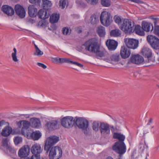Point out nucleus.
Segmentation results:
<instances>
[{"label": "nucleus", "instance_id": "1", "mask_svg": "<svg viewBox=\"0 0 159 159\" xmlns=\"http://www.w3.org/2000/svg\"><path fill=\"white\" fill-rule=\"evenodd\" d=\"M113 138L118 139L119 141L115 143L113 146V149L120 154H124L126 151V146L124 142L125 136L120 133H114Z\"/></svg>", "mask_w": 159, "mask_h": 159}, {"label": "nucleus", "instance_id": "2", "mask_svg": "<svg viewBox=\"0 0 159 159\" xmlns=\"http://www.w3.org/2000/svg\"><path fill=\"white\" fill-rule=\"evenodd\" d=\"M84 45L86 50L93 53H94L100 49L98 40L94 38L91 39L87 41Z\"/></svg>", "mask_w": 159, "mask_h": 159}, {"label": "nucleus", "instance_id": "3", "mask_svg": "<svg viewBox=\"0 0 159 159\" xmlns=\"http://www.w3.org/2000/svg\"><path fill=\"white\" fill-rule=\"evenodd\" d=\"M115 22L118 24L121 29L125 33H128L129 30V20L125 19L122 20L121 17L117 16L114 17Z\"/></svg>", "mask_w": 159, "mask_h": 159}, {"label": "nucleus", "instance_id": "4", "mask_svg": "<svg viewBox=\"0 0 159 159\" xmlns=\"http://www.w3.org/2000/svg\"><path fill=\"white\" fill-rule=\"evenodd\" d=\"M49 149V156L50 159H59L61 157L62 152L60 147L56 146L51 147Z\"/></svg>", "mask_w": 159, "mask_h": 159}, {"label": "nucleus", "instance_id": "5", "mask_svg": "<svg viewBox=\"0 0 159 159\" xmlns=\"http://www.w3.org/2000/svg\"><path fill=\"white\" fill-rule=\"evenodd\" d=\"M59 141V137L55 135H51L46 139L44 147V150L47 152H49V149L57 143Z\"/></svg>", "mask_w": 159, "mask_h": 159}, {"label": "nucleus", "instance_id": "6", "mask_svg": "<svg viewBox=\"0 0 159 159\" xmlns=\"http://www.w3.org/2000/svg\"><path fill=\"white\" fill-rule=\"evenodd\" d=\"M100 21L103 25L108 26L112 21V17L110 13L106 11H103L101 14Z\"/></svg>", "mask_w": 159, "mask_h": 159}, {"label": "nucleus", "instance_id": "7", "mask_svg": "<svg viewBox=\"0 0 159 159\" xmlns=\"http://www.w3.org/2000/svg\"><path fill=\"white\" fill-rule=\"evenodd\" d=\"M75 120L73 117L68 116L64 117L61 120L62 125L67 128L72 127L75 124Z\"/></svg>", "mask_w": 159, "mask_h": 159}, {"label": "nucleus", "instance_id": "8", "mask_svg": "<svg viewBox=\"0 0 159 159\" xmlns=\"http://www.w3.org/2000/svg\"><path fill=\"white\" fill-rule=\"evenodd\" d=\"M124 42L126 45L121 47L120 55L122 58L125 59L129 57V39H125Z\"/></svg>", "mask_w": 159, "mask_h": 159}, {"label": "nucleus", "instance_id": "9", "mask_svg": "<svg viewBox=\"0 0 159 159\" xmlns=\"http://www.w3.org/2000/svg\"><path fill=\"white\" fill-rule=\"evenodd\" d=\"M147 40L151 47L155 50H159V39L152 35H149Z\"/></svg>", "mask_w": 159, "mask_h": 159}, {"label": "nucleus", "instance_id": "10", "mask_svg": "<svg viewBox=\"0 0 159 159\" xmlns=\"http://www.w3.org/2000/svg\"><path fill=\"white\" fill-rule=\"evenodd\" d=\"M17 125L19 128H21V131H20L19 134L20 133L25 136L27 133L26 130L30 125V122L26 120H20L17 123Z\"/></svg>", "mask_w": 159, "mask_h": 159}, {"label": "nucleus", "instance_id": "11", "mask_svg": "<svg viewBox=\"0 0 159 159\" xmlns=\"http://www.w3.org/2000/svg\"><path fill=\"white\" fill-rule=\"evenodd\" d=\"M75 123L80 129L86 130L89 126V122L85 119L82 117H75Z\"/></svg>", "mask_w": 159, "mask_h": 159}, {"label": "nucleus", "instance_id": "12", "mask_svg": "<svg viewBox=\"0 0 159 159\" xmlns=\"http://www.w3.org/2000/svg\"><path fill=\"white\" fill-rule=\"evenodd\" d=\"M141 53L144 57L147 58L149 62H153L154 61V57L152 56V51L149 48L143 47L141 49Z\"/></svg>", "mask_w": 159, "mask_h": 159}, {"label": "nucleus", "instance_id": "13", "mask_svg": "<svg viewBox=\"0 0 159 159\" xmlns=\"http://www.w3.org/2000/svg\"><path fill=\"white\" fill-rule=\"evenodd\" d=\"M60 121L58 119L53 120L47 122L45 125V128L49 130L57 129L59 127Z\"/></svg>", "mask_w": 159, "mask_h": 159}, {"label": "nucleus", "instance_id": "14", "mask_svg": "<svg viewBox=\"0 0 159 159\" xmlns=\"http://www.w3.org/2000/svg\"><path fill=\"white\" fill-rule=\"evenodd\" d=\"M30 152V149L28 145H25L21 148L19 151L18 154L20 158L26 157Z\"/></svg>", "mask_w": 159, "mask_h": 159}, {"label": "nucleus", "instance_id": "15", "mask_svg": "<svg viewBox=\"0 0 159 159\" xmlns=\"http://www.w3.org/2000/svg\"><path fill=\"white\" fill-rule=\"evenodd\" d=\"M15 10L16 14L20 18H23L25 16V11L24 8L19 4L16 5Z\"/></svg>", "mask_w": 159, "mask_h": 159}, {"label": "nucleus", "instance_id": "16", "mask_svg": "<svg viewBox=\"0 0 159 159\" xmlns=\"http://www.w3.org/2000/svg\"><path fill=\"white\" fill-rule=\"evenodd\" d=\"M131 25L130 22V33L134 30L136 34L140 36L144 35L145 34L144 30L140 25H137L134 27V26H131Z\"/></svg>", "mask_w": 159, "mask_h": 159}, {"label": "nucleus", "instance_id": "17", "mask_svg": "<svg viewBox=\"0 0 159 159\" xmlns=\"http://www.w3.org/2000/svg\"><path fill=\"white\" fill-rule=\"evenodd\" d=\"M42 134L39 131L33 132L30 134L27 133L25 137L28 139L31 138L34 140H38L41 136Z\"/></svg>", "mask_w": 159, "mask_h": 159}, {"label": "nucleus", "instance_id": "18", "mask_svg": "<svg viewBox=\"0 0 159 159\" xmlns=\"http://www.w3.org/2000/svg\"><path fill=\"white\" fill-rule=\"evenodd\" d=\"M141 26L142 29L146 32H149L153 30V24L150 22L143 21L142 23Z\"/></svg>", "mask_w": 159, "mask_h": 159}, {"label": "nucleus", "instance_id": "19", "mask_svg": "<svg viewBox=\"0 0 159 159\" xmlns=\"http://www.w3.org/2000/svg\"><path fill=\"white\" fill-rule=\"evenodd\" d=\"M117 42L113 40L108 39L106 42V45L108 49L111 51L115 50L117 46Z\"/></svg>", "mask_w": 159, "mask_h": 159}, {"label": "nucleus", "instance_id": "20", "mask_svg": "<svg viewBox=\"0 0 159 159\" xmlns=\"http://www.w3.org/2000/svg\"><path fill=\"white\" fill-rule=\"evenodd\" d=\"M130 60L131 62L136 64H142L144 62L143 57L138 54L132 55Z\"/></svg>", "mask_w": 159, "mask_h": 159}, {"label": "nucleus", "instance_id": "21", "mask_svg": "<svg viewBox=\"0 0 159 159\" xmlns=\"http://www.w3.org/2000/svg\"><path fill=\"white\" fill-rule=\"evenodd\" d=\"M100 128L102 134L106 135L110 134V129L108 124L103 123H101L100 126Z\"/></svg>", "mask_w": 159, "mask_h": 159}, {"label": "nucleus", "instance_id": "22", "mask_svg": "<svg viewBox=\"0 0 159 159\" xmlns=\"http://www.w3.org/2000/svg\"><path fill=\"white\" fill-rule=\"evenodd\" d=\"M30 122L31 126L33 128L38 129L41 126L40 121L39 119L36 118H31Z\"/></svg>", "mask_w": 159, "mask_h": 159}, {"label": "nucleus", "instance_id": "23", "mask_svg": "<svg viewBox=\"0 0 159 159\" xmlns=\"http://www.w3.org/2000/svg\"><path fill=\"white\" fill-rule=\"evenodd\" d=\"M42 151L40 145L38 143L33 145L31 149V152L34 154L40 155Z\"/></svg>", "mask_w": 159, "mask_h": 159}, {"label": "nucleus", "instance_id": "24", "mask_svg": "<svg viewBox=\"0 0 159 159\" xmlns=\"http://www.w3.org/2000/svg\"><path fill=\"white\" fill-rule=\"evenodd\" d=\"M3 11L8 16H12L14 13V11L13 8L8 5H5L2 7Z\"/></svg>", "mask_w": 159, "mask_h": 159}, {"label": "nucleus", "instance_id": "25", "mask_svg": "<svg viewBox=\"0 0 159 159\" xmlns=\"http://www.w3.org/2000/svg\"><path fill=\"white\" fill-rule=\"evenodd\" d=\"M28 13L30 17H35L37 15V9L33 5H30L28 7Z\"/></svg>", "mask_w": 159, "mask_h": 159}, {"label": "nucleus", "instance_id": "26", "mask_svg": "<svg viewBox=\"0 0 159 159\" xmlns=\"http://www.w3.org/2000/svg\"><path fill=\"white\" fill-rule=\"evenodd\" d=\"M12 132V129L11 127L7 125V126L4 128L2 130L1 134L4 137L9 136Z\"/></svg>", "mask_w": 159, "mask_h": 159}, {"label": "nucleus", "instance_id": "27", "mask_svg": "<svg viewBox=\"0 0 159 159\" xmlns=\"http://www.w3.org/2000/svg\"><path fill=\"white\" fill-rule=\"evenodd\" d=\"M38 16L39 18L45 19L48 17V15L47 14V12L46 10L44 9H40L37 13Z\"/></svg>", "mask_w": 159, "mask_h": 159}, {"label": "nucleus", "instance_id": "28", "mask_svg": "<svg viewBox=\"0 0 159 159\" xmlns=\"http://www.w3.org/2000/svg\"><path fill=\"white\" fill-rule=\"evenodd\" d=\"M59 15L57 13H53L50 16V21L52 23H55L57 22L59 19Z\"/></svg>", "mask_w": 159, "mask_h": 159}, {"label": "nucleus", "instance_id": "29", "mask_svg": "<svg viewBox=\"0 0 159 159\" xmlns=\"http://www.w3.org/2000/svg\"><path fill=\"white\" fill-rule=\"evenodd\" d=\"M139 41L134 39H130V49H135L138 46Z\"/></svg>", "mask_w": 159, "mask_h": 159}, {"label": "nucleus", "instance_id": "30", "mask_svg": "<svg viewBox=\"0 0 159 159\" xmlns=\"http://www.w3.org/2000/svg\"><path fill=\"white\" fill-rule=\"evenodd\" d=\"M99 16L96 14H93L90 17V21L93 25L97 24L99 22Z\"/></svg>", "mask_w": 159, "mask_h": 159}, {"label": "nucleus", "instance_id": "31", "mask_svg": "<svg viewBox=\"0 0 159 159\" xmlns=\"http://www.w3.org/2000/svg\"><path fill=\"white\" fill-rule=\"evenodd\" d=\"M97 33L100 37H104L106 34V32L105 28L102 26H100L98 27L97 29Z\"/></svg>", "mask_w": 159, "mask_h": 159}, {"label": "nucleus", "instance_id": "32", "mask_svg": "<svg viewBox=\"0 0 159 159\" xmlns=\"http://www.w3.org/2000/svg\"><path fill=\"white\" fill-rule=\"evenodd\" d=\"M43 3L42 7L46 9L47 8L51 7L52 5L51 2L48 0H43Z\"/></svg>", "mask_w": 159, "mask_h": 159}, {"label": "nucleus", "instance_id": "33", "mask_svg": "<svg viewBox=\"0 0 159 159\" xmlns=\"http://www.w3.org/2000/svg\"><path fill=\"white\" fill-rule=\"evenodd\" d=\"M121 35V31L119 29H115L112 30L110 32L111 36L117 37Z\"/></svg>", "mask_w": 159, "mask_h": 159}, {"label": "nucleus", "instance_id": "34", "mask_svg": "<svg viewBox=\"0 0 159 159\" xmlns=\"http://www.w3.org/2000/svg\"><path fill=\"white\" fill-rule=\"evenodd\" d=\"M68 4V1L67 0H60L59 1V7L60 8L64 9L67 7Z\"/></svg>", "mask_w": 159, "mask_h": 159}, {"label": "nucleus", "instance_id": "35", "mask_svg": "<svg viewBox=\"0 0 159 159\" xmlns=\"http://www.w3.org/2000/svg\"><path fill=\"white\" fill-rule=\"evenodd\" d=\"M34 45L35 48V51L34 53V55L39 57H40L43 54V52L39 49L35 44H34Z\"/></svg>", "mask_w": 159, "mask_h": 159}, {"label": "nucleus", "instance_id": "36", "mask_svg": "<svg viewBox=\"0 0 159 159\" xmlns=\"http://www.w3.org/2000/svg\"><path fill=\"white\" fill-rule=\"evenodd\" d=\"M110 58L112 61L117 62L119 60L120 55L118 54L115 53L111 55Z\"/></svg>", "mask_w": 159, "mask_h": 159}, {"label": "nucleus", "instance_id": "37", "mask_svg": "<svg viewBox=\"0 0 159 159\" xmlns=\"http://www.w3.org/2000/svg\"><path fill=\"white\" fill-rule=\"evenodd\" d=\"M13 50L14 52L11 53L12 59L14 61L17 62L18 61V60L16 56L17 50L15 48H14Z\"/></svg>", "mask_w": 159, "mask_h": 159}, {"label": "nucleus", "instance_id": "38", "mask_svg": "<svg viewBox=\"0 0 159 159\" xmlns=\"http://www.w3.org/2000/svg\"><path fill=\"white\" fill-rule=\"evenodd\" d=\"M101 4L105 7H108L111 5L110 0H101Z\"/></svg>", "mask_w": 159, "mask_h": 159}, {"label": "nucleus", "instance_id": "39", "mask_svg": "<svg viewBox=\"0 0 159 159\" xmlns=\"http://www.w3.org/2000/svg\"><path fill=\"white\" fill-rule=\"evenodd\" d=\"M22 139L21 137L19 136L15 137L14 139V141L16 145L21 143L22 142Z\"/></svg>", "mask_w": 159, "mask_h": 159}, {"label": "nucleus", "instance_id": "40", "mask_svg": "<svg viewBox=\"0 0 159 159\" xmlns=\"http://www.w3.org/2000/svg\"><path fill=\"white\" fill-rule=\"evenodd\" d=\"M72 61H71L69 59L65 58H61L60 59V63H71V62Z\"/></svg>", "mask_w": 159, "mask_h": 159}, {"label": "nucleus", "instance_id": "41", "mask_svg": "<svg viewBox=\"0 0 159 159\" xmlns=\"http://www.w3.org/2000/svg\"><path fill=\"white\" fill-rule=\"evenodd\" d=\"M93 129L95 131H98L99 129V124L98 122H94L93 124Z\"/></svg>", "mask_w": 159, "mask_h": 159}, {"label": "nucleus", "instance_id": "42", "mask_svg": "<svg viewBox=\"0 0 159 159\" xmlns=\"http://www.w3.org/2000/svg\"><path fill=\"white\" fill-rule=\"evenodd\" d=\"M95 54L98 56L100 57H104L105 56V52L104 51H100V49L98 50L96 52H95Z\"/></svg>", "mask_w": 159, "mask_h": 159}, {"label": "nucleus", "instance_id": "43", "mask_svg": "<svg viewBox=\"0 0 159 159\" xmlns=\"http://www.w3.org/2000/svg\"><path fill=\"white\" fill-rule=\"evenodd\" d=\"M87 2L92 5H97L98 2V0H85Z\"/></svg>", "mask_w": 159, "mask_h": 159}, {"label": "nucleus", "instance_id": "44", "mask_svg": "<svg viewBox=\"0 0 159 159\" xmlns=\"http://www.w3.org/2000/svg\"><path fill=\"white\" fill-rule=\"evenodd\" d=\"M7 149L11 153L16 156V150L11 146L10 145L8 146Z\"/></svg>", "mask_w": 159, "mask_h": 159}, {"label": "nucleus", "instance_id": "45", "mask_svg": "<svg viewBox=\"0 0 159 159\" xmlns=\"http://www.w3.org/2000/svg\"><path fill=\"white\" fill-rule=\"evenodd\" d=\"M146 146V145L144 143H140L139 146V152H142L144 151Z\"/></svg>", "mask_w": 159, "mask_h": 159}, {"label": "nucleus", "instance_id": "46", "mask_svg": "<svg viewBox=\"0 0 159 159\" xmlns=\"http://www.w3.org/2000/svg\"><path fill=\"white\" fill-rule=\"evenodd\" d=\"M153 33L159 36V25H155L153 27Z\"/></svg>", "mask_w": 159, "mask_h": 159}, {"label": "nucleus", "instance_id": "47", "mask_svg": "<svg viewBox=\"0 0 159 159\" xmlns=\"http://www.w3.org/2000/svg\"><path fill=\"white\" fill-rule=\"evenodd\" d=\"M70 30L67 27H64L63 28L62 33L63 34L65 35H68L70 34Z\"/></svg>", "mask_w": 159, "mask_h": 159}, {"label": "nucleus", "instance_id": "48", "mask_svg": "<svg viewBox=\"0 0 159 159\" xmlns=\"http://www.w3.org/2000/svg\"><path fill=\"white\" fill-rule=\"evenodd\" d=\"M60 58L58 57L52 58V61L54 63H60Z\"/></svg>", "mask_w": 159, "mask_h": 159}, {"label": "nucleus", "instance_id": "49", "mask_svg": "<svg viewBox=\"0 0 159 159\" xmlns=\"http://www.w3.org/2000/svg\"><path fill=\"white\" fill-rule=\"evenodd\" d=\"M2 143L4 146H7L8 140L7 138H4L2 140Z\"/></svg>", "mask_w": 159, "mask_h": 159}, {"label": "nucleus", "instance_id": "50", "mask_svg": "<svg viewBox=\"0 0 159 159\" xmlns=\"http://www.w3.org/2000/svg\"><path fill=\"white\" fill-rule=\"evenodd\" d=\"M37 65L44 69H45L47 68V66L46 65L42 63L38 62L37 63Z\"/></svg>", "mask_w": 159, "mask_h": 159}, {"label": "nucleus", "instance_id": "51", "mask_svg": "<svg viewBox=\"0 0 159 159\" xmlns=\"http://www.w3.org/2000/svg\"><path fill=\"white\" fill-rule=\"evenodd\" d=\"M71 64L75 65L81 67H83V66L82 64L75 61H72Z\"/></svg>", "mask_w": 159, "mask_h": 159}, {"label": "nucleus", "instance_id": "52", "mask_svg": "<svg viewBox=\"0 0 159 159\" xmlns=\"http://www.w3.org/2000/svg\"><path fill=\"white\" fill-rule=\"evenodd\" d=\"M43 0H37V4L39 6L42 7V4L43 3Z\"/></svg>", "mask_w": 159, "mask_h": 159}, {"label": "nucleus", "instance_id": "53", "mask_svg": "<svg viewBox=\"0 0 159 159\" xmlns=\"http://www.w3.org/2000/svg\"><path fill=\"white\" fill-rule=\"evenodd\" d=\"M76 2L77 4L80 5H82L83 4V3L81 0H76Z\"/></svg>", "mask_w": 159, "mask_h": 159}, {"label": "nucleus", "instance_id": "54", "mask_svg": "<svg viewBox=\"0 0 159 159\" xmlns=\"http://www.w3.org/2000/svg\"><path fill=\"white\" fill-rule=\"evenodd\" d=\"M159 20V19L157 18L156 19V20H154L153 23H154V26H155V25H157V22Z\"/></svg>", "mask_w": 159, "mask_h": 159}, {"label": "nucleus", "instance_id": "55", "mask_svg": "<svg viewBox=\"0 0 159 159\" xmlns=\"http://www.w3.org/2000/svg\"><path fill=\"white\" fill-rule=\"evenodd\" d=\"M37 0H29V2L31 3H35L36 2Z\"/></svg>", "mask_w": 159, "mask_h": 159}, {"label": "nucleus", "instance_id": "56", "mask_svg": "<svg viewBox=\"0 0 159 159\" xmlns=\"http://www.w3.org/2000/svg\"><path fill=\"white\" fill-rule=\"evenodd\" d=\"M136 154V152L135 151L133 152L132 154V155H131L132 157H136V158L137 157H136L135 155V154Z\"/></svg>", "mask_w": 159, "mask_h": 159}, {"label": "nucleus", "instance_id": "57", "mask_svg": "<svg viewBox=\"0 0 159 159\" xmlns=\"http://www.w3.org/2000/svg\"><path fill=\"white\" fill-rule=\"evenodd\" d=\"M150 19L152 20H153V21L155 20H156L157 18L155 17L154 16H151L150 17Z\"/></svg>", "mask_w": 159, "mask_h": 159}, {"label": "nucleus", "instance_id": "58", "mask_svg": "<svg viewBox=\"0 0 159 159\" xmlns=\"http://www.w3.org/2000/svg\"><path fill=\"white\" fill-rule=\"evenodd\" d=\"M106 159H113V158L111 157H107Z\"/></svg>", "mask_w": 159, "mask_h": 159}, {"label": "nucleus", "instance_id": "59", "mask_svg": "<svg viewBox=\"0 0 159 159\" xmlns=\"http://www.w3.org/2000/svg\"><path fill=\"white\" fill-rule=\"evenodd\" d=\"M131 1H133V2H137L138 0H131Z\"/></svg>", "mask_w": 159, "mask_h": 159}, {"label": "nucleus", "instance_id": "60", "mask_svg": "<svg viewBox=\"0 0 159 159\" xmlns=\"http://www.w3.org/2000/svg\"><path fill=\"white\" fill-rule=\"evenodd\" d=\"M149 121H150V122H152V119H150L149 120Z\"/></svg>", "mask_w": 159, "mask_h": 159}, {"label": "nucleus", "instance_id": "61", "mask_svg": "<svg viewBox=\"0 0 159 159\" xmlns=\"http://www.w3.org/2000/svg\"><path fill=\"white\" fill-rule=\"evenodd\" d=\"M82 32V31L81 30H79V31H78V33H81Z\"/></svg>", "mask_w": 159, "mask_h": 159}, {"label": "nucleus", "instance_id": "62", "mask_svg": "<svg viewBox=\"0 0 159 159\" xmlns=\"http://www.w3.org/2000/svg\"><path fill=\"white\" fill-rule=\"evenodd\" d=\"M158 61H159V58L158 59Z\"/></svg>", "mask_w": 159, "mask_h": 159}, {"label": "nucleus", "instance_id": "63", "mask_svg": "<svg viewBox=\"0 0 159 159\" xmlns=\"http://www.w3.org/2000/svg\"><path fill=\"white\" fill-rule=\"evenodd\" d=\"M158 88H159V84L158 85Z\"/></svg>", "mask_w": 159, "mask_h": 159}]
</instances>
